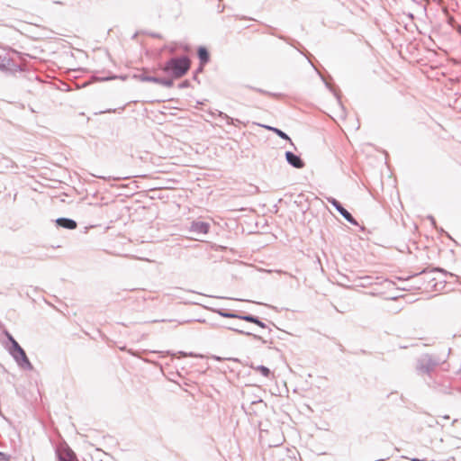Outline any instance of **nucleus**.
<instances>
[{"instance_id": "obj_1", "label": "nucleus", "mask_w": 461, "mask_h": 461, "mask_svg": "<svg viewBox=\"0 0 461 461\" xmlns=\"http://www.w3.org/2000/svg\"><path fill=\"white\" fill-rule=\"evenodd\" d=\"M190 66L191 61L188 57H175L165 63L162 70L165 73L171 74L174 78H180L188 72Z\"/></svg>"}, {"instance_id": "obj_2", "label": "nucleus", "mask_w": 461, "mask_h": 461, "mask_svg": "<svg viewBox=\"0 0 461 461\" xmlns=\"http://www.w3.org/2000/svg\"><path fill=\"white\" fill-rule=\"evenodd\" d=\"M251 393L249 391L243 392L244 398L246 400V402L243 403L242 408L245 410H248L249 413H256L257 409L254 408L257 407H266V403L263 402L260 395L258 394V393L261 392L260 387H251Z\"/></svg>"}, {"instance_id": "obj_3", "label": "nucleus", "mask_w": 461, "mask_h": 461, "mask_svg": "<svg viewBox=\"0 0 461 461\" xmlns=\"http://www.w3.org/2000/svg\"><path fill=\"white\" fill-rule=\"evenodd\" d=\"M8 351L21 368L29 371L33 369V366L29 360L24 349L19 345V343H15L14 349H8Z\"/></svg>"}, {"instance_id": "obj_4", "label": "nucleus", "mask_w": 461, "mask_h": 461, "mask_svg": "<svg viewBox=\"0 0 461 461\" xmlns=\"http://www.w3.org/2000/svg\"><path fill=\"white\" fill-rule=\"evenodd\" d=\"M437 366V362L429 355L421 356L417 362V370L421 374H429Z\"/></svg>"}, {"instance_id": "obj_5", "label": "nucleus", "mask_w": 461, "mask_h": 461, "mask_svg": "<svg viewBox=\"0 0 461 461\" xmlns=\"http://www.w3.org/2000/svg\"><path fill=\"white\" fill-rule=\"evenodd\" d=\"M329 202L335 207V209L340 213V215L349 223L357 225V221L351 215V213L346 210L342 204L335 198H330Z\"/></svg>"}, {"instance_id": "obj_6", "label": "nucleus", "mask_w": 461, "mask_h": 461, "mask_svg": "<svg viewBox=\"0 0 461 461\" xmlns=\"http://www.w3.org/2000/svg\"><path fill=\"white\" fill-rule=\"evenodd\" d=\"M140 80L144 81V82H152V83L159 84L166 87H172L174 85L173 79L161 78V77H152V76L142 75V76H140Z\"/></svg>"}, {"instance_id": "obj_7", "label": "nucleus", "mask_w": 461, "mask_h": 461, "mask_svg": "<svg viewBox=\"0 0 461 461\" xmlns=\"http://www.w3.org/2000/svg\"><path fill=\"white\" fill-rule=\"evenodd\" d=\"M285 158L287 163L295 168L300 169L304 167L303 159L292 151L285 152Z\"/></svg>"}, {"instance_id": "obj_8", "label": "nucleus", "mask_w": 461, "mask_h": 461, "mask_svg": "<svg viewBox=\"0 0 461 461\" xmlns=\"http://www.w3.org/2000/svg\"><path fill=\"white\" fill-rule=\"evenodd\" d=\"M210 229V224L205 221H193L190 226V231L196 234H207Z\"/></svg>"}, {"instance_id": "obj_9", "label": "nucleus", "mask_w": 461, "mask_h": 461, "mask_svg": "<svg viewBox=\"0 0 461 461\" xmlns=\"http://www.w3.org/2000/svg\"><path fill=\"white\" fill-rule=\"evenodd\" d=\"M59 461H77L75 452L66 446L61 452H57Z\"/></svg>"}, {"instance_id": "obj_10", "label": "nucleus", "mask_w": 461, "mask_h": 461, "mask_svg": "<svg viewBox=\"0 0 461 461\" xmlns=\"http://www.w3.org/2000/svg\"><path fill=\"white\" fill-rule=\"evenodd\" d=\"M56 224L58 227H61L67 230H75L77 227L76 221L65 217L58 218L56 220Z\"/></svg>"}, {"instance_id": "obj_11", "label": "nucleus", "mask_w": 461, "mask_h": 461, "mask_svg": "<svg viewBox=\"0 0 461 461\" xmlns=\"http://www.w3.org/2000/svg\"><path fill=\"white\" fill-rule=\"evenodd\" d=\"M240 320L248 321V322L255 323L262 329L267 328V325L264 322H262L258 317L251 315V314H242V316L240 317Z\"/></svg>"}, {"instance_id": "obj_12", "label": "nucleus", "mask_w": 461, "mask_h": 461, "mask_svg": "<svg viewBox=\"0 0 461 461\" xmlns=\"http://www.w3.org/2000/svg\"><path fill=\"white\" fill-rule=\"evenodd\" d=\"M197 55H198V58H199L202 65H204L207 62H209L210 55H209V51L207 50V49L205 47H199V49L197 50Z\"/></svg>"}, {"instance_id": "obj_13", "label": "nucleus", "mask_w": 461, "mask_h": 461, "mask_svg": "<svg viewBox=\"0 0 461 461\" xmlns=\"http://www.w3.org/2000/svg\"><path fill=\"white\" fill-rule=\"evenodd\" d=\"M217 313L224 318H230V319H239L240 320V317L242 316V314H240V313H236V312H227L226 310H217L216 311Z\"/></svg>"}, {"instance_id": "obj_14", "label": "nucleus", "mask_w": 461, "mask_h": 461, "mask_svg": "<svg viewBox=\"0 0 461 461\" xmlns=\"http://www.w3.org/2000/svg\"><path fill=\"white\" fill-rule=\"evenodd\" d=\"M266 129L275 132L278 137H280L281 139L283 140H289L291 141V139L290 137L285 133L283 131H281L280 129L278 128H276V127H272V126H264Z\"/></svg>"}, {"instance_id": "obj_15", "label": "nucleus", "mask_w": 461, "mask_h": 461, "mask_svg": "<svg viewBox=\"0 0 461 461\" xmlns=\"http://www.w3.org/2000/svg\"><path fill=\"white\" fill-rule=\"evenodd\" d=\"M11 63H12V60L9 58L0 56V70L5 71V70L11 69L10 68Z\"/></svg>"}, {"instance_id": "obj_16", "label": "nucleus", "mask_w": 461, "mask_h": 461, "mask_svg": "<svg viewBox=\"0 0 461 461\" xmlns=\"http://www.w3.org/2000/svg\"><path fill=\"white\" fill-rule=\"evenodd\" d=\"M255 369L257 371H258L262 375H264L265 377H269L270 374H271V371L268 367L265 366H258L257 367H255Z\"/></svg>"}, {"instance_id": "obj_17", "label": "nucleus", "mask_w": 461, "mask_h": 461, "mask_svg": "<svg viewBox=\"0 0 461 461\" xmlns=\"http://www.w3.org/2000/svg\"><path fill=\"white\" fill-rule=\"evenodd\" d=\"M230 330L240 333V334H243V335H246V336H251L253 337L254 339H261V337L258 336V335H256V334H253L251 332H249V331H244V330H239V329H235V328H230Z\"/></svg>"}, {"instance_id": "obj_18", "label": "nucleus", "mask_w": 461, "mask_h": 461, "mask_svg": "<svg viewBox=\"0 0 461 461\" xmlns=\"http://www.w3.org/2000/svg\"><path fill=\"white\" fill-rule=\"evenodd\" d=\"M218 116L227 120L228 124H234V119L230 117L226 113H224L222 112H219Z\"/></svg>"}, {"instance_id": "obj_19", "label": "nucleus", "mask_w": 461, "mask_h": 461, "mask_svg": "<svg viewBox=\"0 0 461 461\" xmlns=\"http://www.w3.org/2000/svg\"><path fill=\"white\" fill-rule=\"evenodd\" d=\"M6 337H7L8 340H9V341H10V343H11V346L9 347V348H8V349H14V344H15V343H18V342H17V341L14 339V338L10 333H8V332H6Z\"/></svg>"}, {"instance_id": "obj_20", "label": "nucleus", "mask_w": 461, "mask_h": 461, "mask_svg": "<svg viewBox=\"0 0 461 461\" xmlns=\"http://www.w3.org/2000/svg\"><path fill=\"white\" fill-rule=\"evenodd\" d=\"M190 86V82L188 80H184L178 85L179 88H186Z\"/></svg>"}, {"instance_id": "obj_21", "label": "nucleus", "mask_w": 461, "mask_h": 461, "mask_svg": "<svg viewBox=\"0 0 461 461\" xmlns=\"http://www.w3.org/2000/svg\"><path fill=\"white\" fill-rule=\"evenodd\" d=\"M251 89L257 91L258 93L263 94V95H271L270 93H268L261 88L251 87Z\"/></svg>"}, {"instance_id": "obj_22", "label": "nucleus", "mask_w": 461, "mask_h": 461, "mask_svg": "<svg viewBox=\"0 0 461 461\" xmlns=\"http://www.w3.org/2000/svg\"><path fill=\"white\" fill-rule=\"evenodd\" d=\"M431 272H438V273L443 274L444 276H447V271H445V270H444V269H442V268H434L433 270H431Z\"/></svg>"}, {"instance_id": "obj_23", "label": "nucleus", "mask_w": 461, "mask_h": 461, "mask_svg": "<svg viewBox=\"0 0 461 461\" xmlns=\"http://www.w3.org/2000/svg\"><path fill=\"white\" fill-rule=\"evenodd\" d=\"M203 65L201 64L200 68H197L195 73L197 74V73L203 71Z\"/></svg>"}, {"instance_id": "obj_24", "label": "nucleus", "mask_w": 461, "mask_h": 461, "mask_svg": "<svg viewBox=\"0 0 461 461\" xmlns=\"http://www.w3.org/2000/svg\"><path fill=\"white\" fill-rule=\"evenodd\" d=\"M429 220L431 221L432 224L435 225V219L432 216H429Z\"/></svg>"}, {"instance_id": "obj_25", "label": "nucleus", "mask_w": 461, "mask_h": 461, "mask_svg": "<svg viewBox=\"0 0 461 461\" xmlns=\"http://www.w3.org/2000/svg\"><path fill=\"white\" fill-rule=\"evenodd\" d=\"M1 460H7V458L5 457V456H0V461Z\"/></svg>"}, {"instance_id": "obj_26", "label": "nucleus", "mask_w": 461, "mask_h": 461, "mask_svg": "<svg viewBox=\"0 0 461 461\" xmlns=\"http://www.w3.org/2000/svg\"><path fill=\"white\" fill-rule=\"evenodd\" d=\"M194 80H196V79H197V74H196V73L194 75Z\"/></svg>"}, {"instance_id": "obj_27", "label": "nucleus", "mask_w": 461, "mask_h": 461, "mask_svg": "<svg viewBox=\"0 0 461 461\" xmlns=\"http://www.w3.org/2000/svg\"><path fill=\"white\" fill-rule=\"evenodd\" d=\"M0 456H5V454H4V453H2V452H0Z\"/></svg>"}]
</instances>
